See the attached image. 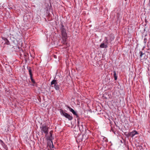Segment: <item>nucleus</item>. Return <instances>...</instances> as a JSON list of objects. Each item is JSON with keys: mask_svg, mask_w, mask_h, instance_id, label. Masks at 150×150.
Listing matches in <instances>:
<instances>
[{"mask_svg": "<svg viewBox=\"0 0 150 150\" xmlns=\"http://www.w3.org/2000/svg\"><path fill=\"white\" fill-rule=\"evenodd\" d=\"M61 27L60 28V30L61 33V34L62 36V38H63L64 40L67 39V35L66 33V30L65 28L63 25L61 24Z\"/></svg>", "mask_w": 150, "mask_h": 150, "instance_id": "f257e3e1", "label": "nucleus"}, {"mask_svg": "<svg viewBox=\"0 0 150 150\" xmlns=\"http://www.w3.org/2000/svg\"><path fill=\"white\" fill-rule=\"evenodd\" d=\"M61 114L66 118L68 119L69 120H72L73 117L72 116H71L67 113L65 112L63 110L61 109L60 110V111Z\"/></svg>", "mask_w": 150, "mask_h": 150, "instance_id": "f03ea898", "label": "nucleus"}, {"mask_svg": "<svg viewBox=\"0 0 150 150\" xmlns=\"http://www.w3.org/2000/svg\"><path fill=\"white\" fill-rule=\"evenodd\" d=\"M51 85L52 87H54L57 91L59 90L60 89L58 83L56 80L54 79L51 83Z\"/></svg>", "mask_w": 150, "mask_h": 150, "instance_id": "7ed1b4c3", "label": "nucleus"}, {"mask_svg": "<svg viewBox=\"0 0 150 150\" xmlns=\"http://www.w3.org/2000/svg\"><path fill=\"white\" fill-rule=\"evenodd\" d=\"M40 129L42 133L44 132L46 136L48 133V127L45 125H43L40 127Z\"/></svg>", "mask_w": 150, "mask_h": 150, "instance_id": "20e7f679", "label": "nucleus"}, {"mask_svg": "<svg viewBox=\"0 0 150 150\" xmlns=\"http://www.w3.org/2000/svg\"><path fill=\"white\" fill-rule=\"evenodd\" d=\"M108 40L107 37H105V40L100 45V47L101 48H106L108 47Z\"/></svg>", "mask_w": 150, "mask_h": 150, "instance_id": "39448f33", "label": "nucleus"}, {"mask_svg": "<svg viewBox=\"0 0 150 150\" xmlns=\"http://www.w3.org/2000/svg\"><path fill=\"white\" fill-rule=\"evenodd\" d=\"M69 109V111L71 112L73 114L76 116V117H78V115L76 112H75L74 110L73 109L71 108L69 106H68L67 107Z\"/></svg>", "mask_w": 150, "mask_h": 150, "instance_id": "423d86ee", "label": "nucleus"}, {"mask_svg": "<svg viewBox=\"0 0 150 150\" xmlns=\"http://www.w3.org/2000/svg\"><path fill=\"white\" fill-rule=\"evenodd\" d=\"M63 40V41L62 42V44L64 45H66V47H64L65 48H67L69 46V44H68L66 42V39H65V40H64L63 38H62Z\"/></svg>", "mask_w": 150, "mask_h": 150, "instance_id": "0eeeda50", "label": "nucleus"}, {"mask_svg": "<svg viewBox=\"0 0 150 150\" xmlns=\"http://www.w3.org/2000/svg\"><path fill=\"white\" fill-rule=\"evenodd\" d=\"M2 39L4 41L5 43L4 44H6L7 45H9L10 44V42L6 38L4 37H2Z\"/></svg>", "mask_w": 150, "mask_h": 150, "instance_id": "6e6552de", "label": "nucleus"}, {"mask_svg": "<svg viewBox=\"0 0 150 150\" xmlns=\"http://www.w3.org/2000/svg\"><path fill=\"white\" fill-rule=\"evenodd\" d=\"M131 137H133L135 135L138 134V133L137 131L134 130L131 132Z\"/></svg>", "mask_w": 150, "mask_h": 150, "instance_id": "1a4fd4ad", "label": "nucleus"}, {"mask_svg": "<svg viewBox=\"0 0 150 150\" xmlns=\"http://www.w3.org/2000/svg\"><path fill=\"white\" fill-rule=\"evenodd\" d=\"M53 131H51L50 132V136L49 137H48V139L50 141H52V134Z\"/></svg>", "mask_w": 150, "mask_h": 150, "instance_id": "9d476101", "label": "nucleus"}, {"mask_svg": "<svg viewBox=\"0 0 150 150\" xmlns=\"http://www.w3.org/2000/svg\"><path fill=\"white\" fill-rule=\"evenodd\" d=\"M114 73V77L115 79L116 80L117 79V76L116 75V73L115 71H113Z\"/></svg>", "mask_w": 150, "mask_h": 150, "instance_id": "9b49d317", "label": "nucleus"}, {"mask_svg": "<svg viewBox=\"0 0 150 150\" xmlns=\"http://www.w3.org/2000/svg\"><path fill=\"white\" fill-rule=\"evenodd\" d=\"M30 80H31V81L34 84H35V81L34 80V79H33V76H30Z\"/></svg>", "mask_w": 150, "mask_h": 150, "instance_id": "f8f14e48", "label": "nucleus"}, {"mask_svg": "<svg viewBox=\"0 0 150 150\" xmlns=\"http://www.w3.org/2000/svg\"><path fill=\"white\" fill-rule=\"evenodd\" d=\"M28 71H29V74L30 75V76H33V75L32 74V71H31V70L30 68L29 67V68H28Z\"/></svg>", "mask_w": 150, "mask_h": 150, "instance_id": "ddd939ff", "label": "nucleus"}, {"mask_svg": "<svg viewBox=\"0 0 150 150\" xmlns=\"http://www.w3.org/2000/svg\"><path fill=\"white\" fill-rule=\"evenodd\" d=\"M139 54H140V58H142V56H143V55H145V53H143L142 51H140L139 52Z\"/></svg>", "mask_w": 150, "mask_h": 150, "instance_id": "4468645a", "label": "nucleus"}, {"mask_svg": "<svg viewBox=\"0 0 150 150\" xmlns=\"http://www.w3.org/2000/svg\"><path fill=\"white\" fill-rule=\"evenodd\" d=\"M131 132L128 133L127 134H125V135L127 137H131Z\"/></svg>", "mask_w": 150, "mask_h": 150, "instance_id": "2eb2a0df", "label": "nucleus"}, {"mask_svg": "<svg viewBox=\"0 0 150 150\" xmlns=\"http://www.w3.org/2000/svg\"><path fill=\"white\" fill-rule=\"evenodd\" d=\"M0 143L2 145L4 144V143L3 141L1 139H0Z\"/></svg>", "mask_w": 150, "mask_h": 150, "instance_id": "dca6fc26", "label": "nucleus"}, {"mask_svg": "<svg viewBox=\"0 0 150 150\" xmlns=\"http://www.w3.org/2000/svg\"><path fill=\"white\" fill-rule=\"evenodd\" d=\"M105 139H106V138H105V137H103V139L104 140H105ZM105 141H106V140H105Z\"/></svg>", "mask_w": 150, "mask_h": 150, "instance_id": "f3484780", "label": "nucleus"}, {"mask_svg": "<svg viewBox=\"0 0 150 150\" xmlns=\"http://www.w3.org/2000/svg\"><path fill=\"white\" fill-rule=\"evenodd\" d=\"M51 142H52V148H53V147H54V146H53V143H52V141H51Z\"/></svg>", "mask_w": 150, "mask_h": 150, "instance_id": "a211bd4d", "label": "nucleus"}, {"mask_svg": "<svg viewBox=\"0 0 150 150\" xmlns=\"http://www.w3.org/2000/svg\"><path fill=\"white\" fill-rule=\"evenodd\" d=\"M54 58H56V56H55V55H54Z\"/></svg>", "mask_w": 150, "mask_h": 150, "instance_id": "6ab92c4d", "label": "nucleus"}, {"mask_svg": "<svg viewBox=\"0 0 150 150\" xmlns=\"http://www.w3.org/2000/svg\"><path fill=\"white\" fill-rule=\"evenodd\" d=\"M79 122L78 121V124L79 125L78 126H79Z\"/></svg>", "mask_w": 150, "mask_h": 150, "instance_id": "aec40b11", "label": "nucleus"}]
</instances>
